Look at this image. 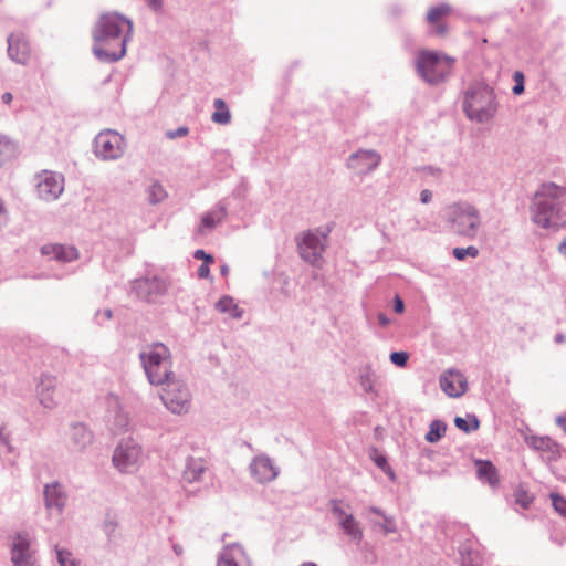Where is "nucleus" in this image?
<instances>
[{
	"label": "nucleus",
	"mask_w": 566,
	"mask_h": 566,
	"mask_svg": "<svg viewBox=\"0 0 566 566\" xmlns=\"http://www.w3.org/2000/svg\"><path fill=\"white\" fill-rule=\"evenodd\" d=\"M9 222V212L4 201L0 198V229L4 228Z\"/></svg>",
	"instance_id": "obj_51"
},
{
	"label": "nucleus",
	"mask_w": 566,
	"mask_h": 566,
	"mask_svg": "<svg viewBox=\"0 0 566 566\" xmlns=\"http://www.w3.org/2000/svg\"><path fill=\"white\" fill-rule=\"evenodd\" d=\"M454 424L459 430L471 433L479 429L480 421L475 415L468 413L465 418L455 417Z\"/></svg>",
	"instance_id": "obj_33"
},
{
	"label": "nucleus",
	"mask_w": 566,
	"mask_h": 566,
	"mask_svg": "<svg viewBox=\"0 0 566 566\" xmlns=\"http://www.w3.org/2000/svg\"><path fill=\"white\" fill-rule=\"evenodd\" d=\"M207 469L202 458L188 457L182 471V481L190 484L201 482Z\"/></svg>",
	"instance_id": "obj_22"
},
{
	"label": "nucleus",
	"mask_w": 566,
	"mask_h": 566,
	"mask_svg": "<svg viewBox=\"0 0 566 566\" xmlns=\"http://www.w3.org/2000/svg\"><path fill=\"white\" fill-rule=\"evenodd\" d=\"M452 255L457 260L463 261L467 256L476 258L479 255V250L474 245H469L467 248L457 247L452 250Z\"/></svg>",
	"instance_id": "obj_41"
},
{
	"label": "nucleus",
	"mask_w": 566,
	"mask_h": 566,
	"mask_svg": "<svg viewBox=\"0 0 566 566\" xmlns=\"http://www.w3.org/2000/svg\"><path fill=\"white\" fill-rule=\"evenodd\" d=\"M524 442L531 450L539 454L541 460L548 469L566 454V450L549 436L526 434Z\"/></svg>",
	"instance_id": "obj_9"
},
{
	"label": "nucleus",
	"mask_w": 566,
	"mask_h": 566,
	"mask_svg": "<svg viewBox=\"0 0 566 566\" xmlns=\"http://www.w3.org/2000/svg\"><path fill=\"white\" fill-rule=\"evenodd\" d=\"M216 308L220 313L229 314L230 317L234 319H240L242 317L243 311L239 308L233 297L229 295H223L217 303Z\"/></svg>",
	"instance_id": "obj_29"
},
{
	"label": "nucleus",
	"mask_w": 566,
	"mask_h": 566,
	"mask_svg": "<svg viewBox=\"0 0 566 566\" xmlns=\"http://www.w3.org/2000/svg\"><path fill=\"white\" fill-rule=\"evenodd\" d=\"M476 476L483 482L488 483L491 488H496L500 484L497 470L494 464L489 460H475Z\"/></svg>",
	"instance_id": "obj_26"
},
{
	"label": "nucleus",
	"mask_w": 566,
	"mask_h": 566,
	"mask_svg": "<svg viewBox=\"0 0 566 566\" xmlns=\"http://www.w3.org/2000/svg\"><path fill=\"white\" fill-rule=\"evenodd\" d=\"M524 74L523 72L521 71H515L513 73V80H514V86L512 87V93L514 95H521L524 90H525V86H524Z\"/></svg>",
	"instance_id": "obj_43"
},
{
	"label": "nucleus",
	"mask_w": 566,
	"mask_h": 566,
	"mask_svg": "<svg viewBox=\"0 0 566 566\" xmlns=\"http://www.w3.org/2000/svg\"><path fill=\"white\" fill-rule=\"evenodd\" d=\"M93 147L98 159L115 160L124 155L125 139L116 130L105 129L94 138Z\"/></svg>",
	"instance_id": "obj_8"
},
{
	"label": "nucleus",
	"mask_w": 566,
	"mask_h": 566,
	"mask_svg": "<svg viewBox=\"0 0 566 566\" xmlns=\"http://www.w3.org/2000/svg\"><path fill=\"white\" fill-rule=\"evenodd\" d=\"M534 497L524 489L518 488L514 491V501L523 510H527Z\"/></svg>",
	"instance_id": "obj_39"
},
{
	"label": "nucleus",
	"mask_w": 566,
	"mask_h": 566,
	"mask_svg": "<svg viewBox=\"0 0 566 566\" xmlns=\"http://www.w3.org/2000/svg\"><path fill=\"white\" fill-rule=\"evenodd\" d=\"M328 506L332 514L337 518L338 524L340 523V521H344V517L353 515L352 513H346V511L343 507V501L340 500L331 499L328 502Z\"/></svg>",
	"instance_id": "obj_40"
},
{
	"label": "nucleus",
	"mask_w": 566,
	"mask_h": 566,
	"mask_svg": "<svg viewBox=\"0 0 566 566\" xmlns=\"http://www.w3.org/2000/svg\"><path fill=\"white\" fill-rule=\"evenodd\" d=\"M0 443L7 447L9 452H12L13 449L10 444V434L6 432L3 426H0Z\"/></svg>",
	"instance_id": "obj_53"
},
{
	"label": "nucleus",
	"mask_w": 566,
	"mask_h": 566,
	"mask_svg": "<svg viewBox=\"0 0 566 566\" xmlns=\"http://www.w3.org/2000/svg\"><path fill=\"white\" fill-rule=\"evenodd\" d=\"M439 382L442 391L451 398L461 397L468 388L465 376L454 369L444 371L440 376Z\"/></svg>",
	"instance_id": "obj_19"
},
{
	"label": "nucleus",
	"mask_w": 566,
	"mask_h": 566,
	"mask_svg": "<svg viewBox=\"0 0 566 566\" xmlns=\"http://www.w3.org/2000/svg\"><path fill=\"white\" fill-rule=\"evenodd\" d=\"M451 12V7L449 4L442 3L436 7H432L428 10L427 21L431 24L438 22L442 17L448 15Z\"/></svg>",
	"instance_id": "obj_37"
},
{
	"label": "nucleus",
	"mask_w": 566,
	"mask_h": 566,
	"mask_svg": "<svg viewBox=\"0 0 566 566\" xmlns=\"http://www.w3.org/2000/svg\"><path fill=\"white\" fill-rule=\"evenodd\" d=\"M549 471L555 475V478L566 483V464L565 465H556L554 464L552 468H549Z\"/></svg>",
	"instance_id": "obj_49"
},
{
	"label": "nucleus",
	"mask_w": 566,
	"mask_h": 566,
	"mask_svg": "<svg viewBox=\"0 0 566 566\" xmlns=\"http://www.w3.org/2000/svg\"><path fill=\"white\" fill-rule=\"evenodd\" d=\"M217 566H252V563L241 544L231 543L219 553Z\"/></svg>",
	"instance_id": "obj_18"
},
{
	"label": "nucleus",
	"mask_w": 566,
	"mask_h": 566,
	"mask_svg": "<svg viewBox=\"0 0 566 566\" xmlns=\"http://www.w3.org/2000/svg\"><path fill=\"white\" fill-rule=\"evenodd\" d=\"M558 252L563 254L566 258V238H564L559 245H558Z\"/></svg>",
	"instance_id": "obj_64"
},
{
	"label": "nucleus",
	"mask_w": 566,
	"mask_h": 566,
	"mask_svg": "<svg viewBox=\"0 0 566 566\" xmlns=\"http://www.w3.org/2000/svg\"><path fill=\"white\" fill-rule=\"evenodd\" d=\"M432 199V192L429 189H423L420 192V201L422 203H429Z\"/></svg>",
	"instance_id": "obj_58"
},
{
	"label": "nucleus",
	"mask_w": 566,
	"mask_h": 566,
	"mask_svg": "<svg viewBox=\"0 0 566 566\" xmlns=\"http://www.w3.org/2000/svg\"><path fill=\"white\" fill-rule=\"evenodd\" d=\"M70 439L77 451H83L93 441V434L83 423H74L71 428Z\"/></svg>",
	"instance_id": "obj_27"
},
{
	"label": "nucleus",
	"mask_w": 566,
	"mask_h": 566,
	"mask_svg": "<svg viewBox=\"0 0 566 566\" xmlns=\"http://www.w3.org/2000/svg\"><path fill=\"white\" fill-rule=\"evenodd\" d=\"M389 359L397 367H405L408 363L409 354L407 352H392Z\"/></svg>",
	"instance_id": "obj_45"
},
{
	"label": "nucleus",
	"mask_w": 566,
	"mask_h": 566,
	"mask_svg": "<svg viewBox=\"0 0 566 566\" xmlns=\"http://www.w3.org/2000/svg\"><path fill=\"white\" fill-rule=\"evenodd\" d=\"M459 559L461 566H476L479 553L472 547L471 543H463L459 547Z\"/></svg>",
	"instance_id": "obj_31"
},
{
	"label": "nucleus",
	"mask_w": 566,
	"mask_h": 566,
	"mask_svg": "<svg viewBox=\"0 0 566 566\" xmlns=\"http://www.w3.org/2000/svg\"><path fill=\"white\" fill-rule=\"evenodd\" d=\"M55 386V377L49 375L41 376L36 390L40 403L46 409H52L55 406L53 398Z\"/></svg>",
	"instance_id": "obj_24"
},
{
	"label": "nucleus",
	"mask_w": 566,
	"mask_h": 566,
	"mask_svg": "<svg viewBox=\"0 0 566 566\" xmlns=\"http://www.w3.org/2000/svg\"><path fill=\"white\" fill-rule=\"evenodd\" d=\"M382 472L389 478L391 482H396L397 476L390 464L382 470Z\"/></svg>",
	"instance_id": "obj_59"
},
{
	"label": "nucleus",
	"mask_w": 566,
	"mask_h": 566,
	"mask_svg": "<svg viewBox=\"0 0 566 566\" xmlns=\"http://www.w3.org/2000/svg\"><path fill=\"white\" fill-rule=\"evenodd\" d=\"M43 495L46 509L55 510L57 513L63 512L66 502V494L59 482L45 484Z\"/></svg>",
	"instance_id": "obj_21"
},
{
	"label": "nucleus",
	"mask_w": 566,
	"mask_h": 566,
	"mask_svg": "<svg viewBox=\"0 0 566 566\" xmlns=\"http://www.w3.org/2000/svg\"><path fill=\"white\" fill-rule=\"evenodd\" d=\"M497 108L494 88L484 82L470 83L462 93V109L472 122L489 123L496 115Z\"/></svg>",
	"instance_id": "obj_3"
},
{
	"label": "nucleus",
	"mask_w": 566,
	"mask_h": 566,
	"mask_svg": "<svg viewBox=\"0 0 566 566\" xmlns=\"http://www.w3.org/2000/svg\"><path fill=\"white\" fill-rule=\"evenodd\" d=\"M369 512H371V513H374V514H376V515H378V516H381V517H384V516L386 515V513L384 512V510H381V509H380V507H378V506H370V507H369Z\"/></svg>",
	"instance_id": "obj_63"
},
{
	"label": "nucleus",
	"mask_w": 566,
	"mask_h": 566,
	"mask_svg": "<svg viewBox=\"0 0 566 566\" xmlns=\"http://www.w3.org/2000/svg\"><path fill=\"white\" fill-rule=\"evenodd\" d=\"M8 56L17 64L25 65L31 56V45L22 32L10 33L7 38Z\"/></svg>",
	"instance_id": "obj_17"
},
{
	"label": "nucleus",
	"mask_w": 566,
	"mask_h": 566,
	"mask_svg": "<svg viewBox=\"0 0 566 566\" xmlns=\"http://www.w3.org/2000/svg\"><path fill=\"white\" fill-rule=\"evenodd\" d=\"M328 231H308L297 242L300 256L307 263L318 266L322 261V254L325 250V241Z\"/></svg>",
	"instance_id": "obj_10"
},
{
	"label": "nucleus",
	"mask_w": 566,
	"mask_h": 566,
	"mask_svg": "<svg viewBox=\"0 0 566 566\" xmlns=\"http://www.w3.org/2000/svg\"><path fill=\"white\" fill-rule=\"evenodd\" d=\"M394 311L398 314H401L405 311L403 300L399 295L394 297Z\"/></svg>",
	"instance_id": "obj_56"
},
{
	"label": "nucleus",
	"mask_w": 566,
	"mask_h": 566,
	"mask_svg": "<svg viewBox=\"0 0 566 566\" xmlns=\"http://www.w3.org/2000/svg\"><path fill=\"white\" fill-rule=\"evenodd\" d=\"M422 171H424L427 175H431L434 177H439L442 174V170L440 168L433 166H424L422 168Z\"/></svg>",
	"instance_id": "obj_57"
},
{
	"label": "nucleus",
	"mask_w": 566,
	"mask_h": 566,
	"mask_svg": "<svg viewBox=\"0 0 566 566\" xmlns=\"http://www.w3.org/2000/svg\"><path fill=\"white\" fill-rule=\"evenodd\" d=\"M211 263H202L201 265H199L198 270H197V274L200 279H207L210 274V265Z\"/></svg>",
	"instance_id": "obj_55"
},
{
	"label": "nucleus",
	"mask_w": 566,
	"mask_h": 566,
	"mask_svg": "<svg viewBox=\"0 0 566 566\" xmlns=\"http://www.w3.org/2000/svg\"><path fill=\"white\" fill-rule=\"evenodd\" d=\"M93 53L105 63L119 61L126 54V44L133 35V22L117 12L102 14L92 30Z\"/></svg>",
	"instance_id": "obj_1"
},
{
	"label": "nucleus",
	"mask_w": 566,
	"mask_h": 566,
	"mask_svg": "<svg viewBox=\"0 0 566 566\" xmlns=\"http://www.w3.org/2000/svg\"><path fill=\"white\" fill-rule=\"evenodd\" d=\"M64 190V177L61 174L43 171L38 176L36 193L44 201L56 200Z\"/></svg>",
	"instance_id": "obj_13"
},
{
	"label": "nucleus",
	"mask_w": 566,
	"mask_h": 566,
	"mask_svg": "<svg viewBox=\"0 0 566 566\" xmlns=\"http://www.w3.org/2000/svg\"><path fill=\"white\" fill-rule=\"evenodd\" d=\"M447 424L441 420H433L429 426V431L426 433V440L430 443L438 442L446 433Z\"/></svg>",
	"instance_id": "obj_34"
},
{
	"label": "nucleus",
	"mask_w": 566,
	"mask_h": 566,
	"mask_svg": "<svg viewBox=\"0 0 566 566\" xmlns=\"http://www.w3.org/2000/svg\"><path fill=\"white\" fill-rule=\"evenodd\" d=\"M147 7L155 13L161 12L164 7L163 0H144Z\"/></svg>",
	"instance_id": "obj_54"
},
{
	"label": "nucleus",
	"mask_w": 566,
	"mask_h": 566,
	"mask_svg": "<svg viewBox=\"0 0 566 566\" xmlns=\"http://www.w3.org/2000/svg\"><path fill=\"white\" fill-rule=\"evenodd\" d=\"M216 111L211 115V120L216 124L227 125L231 120L230 111L226 102L221 98H217L213 102Z\"/></svg>",
	"instance_id": "obj_30"
},
{
	"label": "nucleus",
	"mask_w": 566,
	"mask_h": 566,
	"mask_svg": "<svg viewBox=\"0 0 566 566\" xmlns=\"http://www.w3.org/2000/svg\"><path fill=\"white\" fill-rule=\"evenodd\" d=\"M55 554L60 566H78L77 560L70 551L55 546Z\"/></svg>",
	"instance_id": "obj_38"
},
{
	"label": "nucleus",
	"mask_w": 566,
	"mask_h": 566,
	"mask_svg": "<svg viewBox=\"0 0 566 566\" xmlns=\"http://www.w3.org/2000/svg\"><path fill=\"white\" fill-rule=\"evenodd\" d=\"M118 526V523L114 516L111 514H107L103 524V530L107 534L108 537L113 536L116 528Z\"/></svg>",
	"instance_id": "obj_46"
},
{
	"label": "nucleus",
	"mask_w": 566,
	"mask_h": 566,
	"mask_svg": "<svg viewBox=\"0 0 566 566\" xmlns=\"http://www.w3.org/2000/svg\"><path fill=\"white\" fill-rule=\"evenodd\" d=\"M188 133H189L188 127L180 126L177 129L167 130L165 135H166V137L168 139H176V138H180V137L187 136Z\"/></svg>",
	"instance_id": "obj_48"
},
{
	"label": "nucleus",
	"mask_w": 566,
	"mask_h": 566,
	"mask_svg": "<svg viewBox=\"0 0 566 566\" xmlns=\"http://www.w3.org/2000/svg\"><path fill=\"white\" fill-rule=\"evenodd\" d=\"M193 258L197 260H202L203 263H213L214 262V258L201 249L195 251Z\"/></svg>",
	"instance_id": "obj_52"
},
{
	"label": "nucleus",
	"mask_w": 566,
	"mask_h": 566,
	"mask_svg": "<svg viewBox=\"0 0 566 566\" xmlns=\"http://www.w3.org/2000/svg\"><path fill=\"white\" fill-rule=\"evenodd\" d=\"M139 359L150 385H164L171 371V352L160 342H154L144 346L139 353Z\"/></svg>",
	"instance_id": "obj_5"
},
{
	"label": "nucleus",
	"mask_w": 566,
	"mask_h": 566,
	"mask_svg": "<svg viewBox=\"0 0 566 566\" xmlns=\"http://www.w3.org/2000/svg\"><path fill=\"white\" fill-rule=\"evenodd\" d=\"M370 459L381 471L389 465L387 457L380 453L376 448L371 449Z\"/></svg>",
	"instance_id": "obj_44"
},
{
	"label": "nucleus",
	"mask_w": 566,
	"mask_h": 566,
	"mask_svg": "<svg viewBox=\"0 0 566 566\" xmlns=\"http://www.w3.org/2000/svg\"><path fill=\"white\" fill-rule=\"evenodd\" d=\"M164 385L160 398L166 408L176 415L187 413L191 405V394L187 384L172 375Z\"/></svg>",
	"instance_id": "obj_7"
},
{
	"label": "nucleus",
	"mask_w": 566,
	"mask_h": 566,
	"mask_svg": "<svg viewBox=\"0 0 566 566\" xmlns=\"http://www.w3.org/2000/svg\"><path fill=\"white\" fill-rule=\"evenodd\" d=\"M146 192H147V199H148L149 203H151V205H157V203L161 202L167 197L166 190L158 181H153L148 186Z\"/></svg>",
	"instance_id": "obj_35"
},
{
	"label": "nucleus",
	"mask_w": 566,
	"mask_h": 566,
	"mask_svg": "<svg viewBox=\"0 0 566 566\" xmlns=\"http://www.w3.org/2000/svg\"><path fill=\"white\" fill-rule=\"evenodd\" d=\"M378 322L381 326H387L390 323L389 318L384 313L378 314Z\"/></svg>",
	"instance_id": "obj_62"
},
{
	"label": "nucleus",
	"mask_w": 566,
	"mask_h": 566,
	"mask_svg": "<svg viewBox=\"0 0 566 566\" xmlns=\"http://www.w3.org/2000/svg\"><path fill=\"white\" fill-rule=\"evenodd\" d=\"M41 253L59 262H71L78 258V251L72 245L45 244L41 248Z\"/></svg>",
	"instance_id": "obj_23"
},
{
	"label": "nucleus",
	"mask_w": 566,
	"mask_h": 566,
	"mask_svg": "<svg viewBox=\"0 0 566 566\" xmlns=\"http://www.w3.org/2000/svg\"><path fill=\"white\" fill-rule=\"evenodd\" d=\"M168 282L158 276L137 279L133 283V291L137 297L147 303H161L168 292Z\"/></svg>",
	"instance_id": "obj_11"
},
{
	"label": "nucleus",
	"mask_w": 566,
	"mask_h": 566,
	"mask_svg": "<svg viewBox=\"0 0 566 566\" xmlns=\"http://www.w3.org/2000/svg\"><path fill=\"white\" fill-rule=\"evenodd\" d=\"M531 219L541 228H566V189L554 182L543 184L535 192Z\"/></svg>",
	"instance_id": "obj_2"
},
{
	"label": "nucleus",
	"mask_w": 566,
	"mask_h": 566,
	"mask_svg": "<svg viewBox=\"0 0 566 566\" xmlns=\"http://www.w3.org/2000/svg\"><path fill=\"white\" fill-rule=\"evenodd\" d=\"M338 525L352 542L359 544L363 541L364 533L354 515L344 517Z\"/></svg>",
	"instance_id": "obj_28"
},
{
	"label": "nucleus",
	"mask_w": 566,
	"mask_h": 566,
	"mask_svg": "<svg viewBox=\"0 0 566 566\" xmlns=\"http://www.w3.org/2000/svg\"><path fill=\"white\" fill-rule=\"evenodd\" d=\"M381 161V156L373 149H359L347 159V167L359 175L375 170Z\"/></svg>",
	"instance_id": "obj_16"
},
{
	"label": "nucleus",
	"mask_w": 566,
	"mask_h": 566,
	"mask_svg": "<svg viewBox=\"0 0 566 566\" xmlns=\"http://www.w3.org/2000/svg\"><path fill=\"white\" fill-rule=\"evenodd\" d=\"M552 505L554 510L564 518H566V497L558 493H551Z\"/></svg>",
	"instance_id": "obj_42"
},
{
	"label": "nucleus",
	"mask_w": 566,
	"mask_h": 566,
	"mask_svg": "<svg viewBox=\"0 0 566 566\" xmlns=\"http://www.w3.org/2000/svg\"><path fill=\"white\" fill-rule=\"evenodd\" d=\"M142 457V447L132 438L123 439L113 453V463L120 472H133Z\"/></svg>",
	"instance_id": "obj_12"
},
{
	"label": "nucleus",
	"mask_w": 566,
	"mask_h": 566,
	"mask_svg": "<svg viewBox=\"0 0 566 566\" xmlns=\"http://www.w3.org/2000/svg\"><path fill=\"white\" fill-rule=\"evenodd\" d=\"M382 518H384V523L379 524V526L385 531V533H387V534L396 533L397 524H396L394 516L386 514Z\"/></svg>",
	"instance_id": "obj_47"
},
{
	"label": "nucleus",
	"mask_w": 566,
	"mask_h": 566,
	"mask_svg": "<svg viewBox=\"0 0 566 566\" xmlns=\"http://www.w3.org/2000/svg\"><path fill=\"white\" fill-rule=\"evenodd\" d=\"M447 32V28L444 24H437L433 29V33L437 35H444Z\"/></svg>",
	"instance_id": "obj_61"
},
{
	"label": "nucleus",
	"mask_w": 566,
	"mask_h": 566,
	"mask_svg": "<svg viewBox=\"0 0 566 566\" xmlns=\"http://www.w3.org/2000/svg\"><path fill=\"white\" fill-rule=\"evenodd\" d=\"M556 424L563 429V431L566 433V417L565 416H557L556 417Z\"/></svg>",
	"instance_id": "obj_60"
},
{
	"label": "nucleus",
	"mask_w": 566,
	"mask_h": 566,
	"mask_svg": "<svg viewBox=\"0 0 566 566\" xmlns=\"http://www.w3.org/2000/svg\"><path fill=\"white\" fill-rule=\"evenodd\" d=\"M15 151V144L9 137L0 135V166L12 159Z\"/></svg>",
	"instance_id": "obj_32"
},
{
	"label": "nucleus",
	"mask_w": 566,
	"mask_h": 566,
	"mask_svg": "<svg viewBox=\"0 0 566 566\" xmlns=\"http://www.w3.org/2000/svg\"><path fill=\"white\" fill-rule=\"evenodd\" d=\"M455 60L447 54L421 50L417 54V74L428 84L438 85L444 82L453 70Z\"/></svg>",
	"instance_id": "obj_6"
},
{
	"label": "nucleus",
	"mask_w": 566,
	"mask_h": 566,
	"mask_svg": "<svg viewBox=\"0 0 566 566\" xmlns=\"http://www.w3.org/2000/svg\"><path fill=\"white\" fill-rule=\"evenodd\" d=\"M376 375H374L370 370V368H366L364 371L359 375V384L363 390L367 394H376L375 390V382H376Z\"/></svg>",
	"instance_id": "obj_36"
},
{
	"label": "nucleus",
	"mask_w": 566,
	"mask_h": 566,
	"mask_svg": "<svg viewBox=\"0 0 566 566\" xmlns=\"http://www.w3.org/2000/svg\"><path fill=\"white\" fill-rule=\"evenodd\" d=\"M227 208L219 202L211 210L202 214L197 232L200 235H206L211 232L226 217Z\"/></svg>",
	"instance_id": "obj_20"
},
{
	"label": "nucleus",
	"mask_w": 566,
	"mask_h": 566,
	"mask_svg": "<svg viewBox=\"0 0 566 566\" xmlns=\"http://www.w3.org/2000/svg\"><path fill=\"white\" fill-rule=\"evenodd\" d=\"M11 562L14 566H34L35 557L27 533H17L11 544Z\"/></svg>",
	"instance_id": "obj_15"
},
{
	"label": "nucleus",
	"mask_w": 566,
	"mask_h": 566,
	"mask_svg": "<svg viewBox=\"0 0 566 566\" xmlns=\"http://www.w3.org/2000/svg\"><path fill=\"white\" fill-rule=\"evenodd\" d=\"M113 316V312L109 308H105L103 311H97L95 314V321L98 325H103L106 321L111 319Z\"/></svg>",
	"instance_id": "obj_50"
},
{
	"label": "nucleus",
	"mask_w": 566,
	"mask_h": 566,
	"mask_svg": "<svg viewBox=\"0 0 566 566\" xmlns=\"http://www.w3.org/2000/svg\"><path fill=\"white\" fill-rule=\"evenodd\" d=\"M250 474L252 479L261 484L272 482L280 473L273 460L265 453L255 455L250 463Z\"/></svg>",
	"instance_id": "obj_14"
},
{
	"label": "nucleus",
	"mask_w": 566,
	"mask_h": 566,
	"mask_svg": "<svg viewBox=\"0 0 566 566\" xmlns=\"http://www.w3.org/2000/svg\"><path fill=\"white\" fill-rule=\"evenodd\" d=\"M108 413H114V426L118 431H126L128 428L129 419L127 413L122 410L118 396L108 394L106 396Z\"/></svg>",
	"instance_id": "obj_25"
},
{
	"label": "nucleus",
	"mask_w": 566,
	"mask_h": 566,
	"mask_svg": "<svg viewBox=\"0 0 566 566\" xmlns=\"http://www.w3.org/2000/svg\"><path fill=\"white\" fill-rule=\"evenodd\" d=\"M443 219L449 232L468 240L476 239L482 227L480 210L468 201H459L449 206Z\"/></svg>",
	"instance_id": "obj_4"
}]
</instances>
